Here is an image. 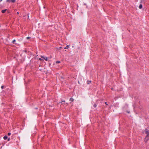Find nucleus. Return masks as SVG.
Wrapping results in <instances>:
<instances>
[{"instance_id":"17","label":"nucleus","mask_w":149,"mask_h":149,"mask_svg":"<svg viewBox=\"0 0 149 149\" xmlns=\"http://www.w3.org/2000/svg\"><path fill=\"white\" fill-rule=\"evenodd\" d=\"M65 102V101L64 100H63V101H62L61 102Z\"/></svg>"},{"instance_id":"13","label":"nucleus","mask_w":149,"mask_h":149,"mask_svg":"<svg viewBox=\"0 0 149 149\" xmlns=\"http://www.w3.org/2000/svg\"><path fill=\"white\" fill-rule=\"evenodd\" d=\"M8 136H10V135H11V133H10V132L8 133Z\"/></svg>"},{"instance_id":"9","label":"nucleus","mask_w":149,"mask_h":149,"mask_svg":"<svg viewBox=\"0 0 149 149\" xmlns=\"http://www.w3.org/2000/svg\"><path fill=\"white\" fill-rule=\"evenodd\" d=\"M11 1L12 3H14L15 1V0H11Z\"/></svg>"},{"instance_id":"14","label":"nucleus","mask_w":149,"mask_h":149,"mask_svg":"<svg viewBox=\"0 0 149 149\" xmlns=\"http://www.w3.org/2000/svg\"><path fill=\"white\" fill-rule=\"evenodd\" d=\"M39 60H40V61H41V60H44V59H41V58H39Z\"/></svg>"},{"instance_id":"16","label":"nucleus","mask_w":149,"mask_h":149,"mask_svg":"<svg viewBox=\"0 0 149 149\" xmlns=\"http://www.w3.org/2000/svg\"><path fill=\"white\" fill-rule=\"evenodd\" d=\"M3 86H1V88L3 89Z\"/></svg>"},{"instance_id":"8","label":"nucleus","mask_w":149,"mask_h":149,"mask_svg":"<svg viewBox=\"0 0 149 149\" xmlns=\"http://www.w3.org/2000/svg\"><path fill=\"white\" fill-rule=\"evenodd\" d=\"M91 82V81H87V84H90Z\"/></svg>"},{"instance_id":"5","label":"nucleus","mask_w":149,"mask_h":149,"mask_svg":"<svg viewBox=\"0 0 149 149\" xmlns=\"http://www.w3.org/2000/svg\"><path fill=\"white\" fill-rule=\"evenodd\" d=\"M142 8V5L141 4H140L139 6V8L140 9H141V8Z\"/></svg>"},{"instance_id":"19","label":"nucleus","mask_w":149,"mask_h":149,"mask_svg":"<svg viewBox=\"0 0 149 149\" xmlns=\"http://www.w3.org/2000/svg\"><path fill=\"white\" fill-rule=\"evenodd\" d=\"M10 138H9V139H8V141H10Z\"/></svg>"},{"instance_id":"15","label":"nucleus","mask_w":149,"mask_h":149,"mask_svg":"<svg viewBox=\"0 0 149 149\" xmlns=\"http://www.w3.org/2000/svg\"><path fill=\"white\" fill-rule=\"evenodd\" d=\"M26 38H27V39H30V37H27Z\"/></svg>"},{"instance_id":"6","label":"nucleus","mask_w":149,"mask_h":149,"mask_svg":"<svg viewBox=\"0 0 149 149\" xmlns=\"http://www.w3.org/2000/svg\"><path fill=\"white\" fill-rule=\"evenodd\" d=\"M70 101L73 102L74 101V99L72 98H71L70 99Z\"/></svg>"},{"instance_id":"3","label":"nucleus","mask_w":149,"mask_h":149,"mask_svg":"<svg viewBox=\"0 0 149 149\" xmlns=\"http://www.w3.org/2000/svg\"><path fill=\"white\" fill-rule=\"evenodd\" d=\"M6 10H7L6 9L2 10L1 11V12L2 13H3L6 11Z\"/></svg>"},{"instance_id":"2","label":"nucleus","mask_w":149,"mask_h":149,"mask_svg":"<svg viewBox=\"0 0 149 149\" xmlns=\"http://www.w3.org/2000/svg\"><path fill=\"white\" fill-rule=\"evenodd\" d=\"M41 57L42 58H43V59H45V60L46 61H47L48 58L47 57H44V56H41Z\"/></svg>"},{"instance_id":"1","label":"nucleus","mask_w":149,"mask_h":149,"mask_svg":"<svg viewBox=\"0 0 149 149\" xmlns=\"http://www.w3.org/2000/svg\"><path fill=\"white\" fill-rule=\"evenodd\" d=\"M143 133H145L146 134V136L144 139V141L146 142L149 140V130L146 129L143 131Z\"/></svg>"},{"instance_id":"21","label":"nucleus","mask_w":149,"mask_h":149,"mask_svg":"<svg viewBox=\"0 0 149 149\" xmlns=\"http://www.w3.org/2000/svg\"><path fill=\"white\" fill-rule=\"evenodd\" d=\"M143 0H141V2L142 1H143Z\"/></svg>"},{"instance_id":"12","label":"nucleus","mask_w":149,"mask_h":149,"mask_svg":"<svg viewBox=\"0 0 149 149\" xmlns=\"http://www.w3.org/2000/svg\"><path fill=\"white\" fill-rule=\"evenodd\" d=\"M15 40H14L12 42V43H15Z\"/></svg>"},{"instance_id":"22","label":"nucleus","mask_w":149,"mask_h":149,"mask_svg":"<svg viewBox=\"0 0 149 149\" xmlns=\"http://www.w3.org/2000/svg\"><path fill=\"white\" fill-rule=\"evenodd\" d=\"M17 13L18 14H19V13H18V12H17Z\"/></svg>"},{"instance_id":"11","label":"nucleus","mask_w":149,"mask_h":149,"mask_svg":"<svg viewBox=\"0 0 149 149\" xmlns=\"http://www.w3.org/2000/svg\"><path fill=\"white\" fill-rule=\"evenodd\" d=\"M97 107V105L96 104H94V105H93V107L95 108L96 107Z\"/></svg>"},{"instance_id":"10","label":"nucleus","mask_w":149,"mask_h":149,"mask_svg":"<svg viewBox=\"0 0 149 149\" xmlns=\"http://www.w3.org/2000/svg\"><path fill=\"white\" fill-rule=\"evenodd\" d=\"M60 63V61H56V63Z\"/></svg>"},{"instance_id":"4","label":"nucleus","mask_w":149,"mask_h":149,"mask_svg":"<svg viewBox=\"0 0 149 149\" xmlns=\"http://www.w3.org/2000/svg\"><path fill=\"white\" fill-rule=\"evenodd\" d=\"M7 138L8 136H5L3 137V139L4 140H6V139H7Z\"/></svg>"},{"instance_id":"18","label":"nucleus","mask_w":149,"mask_h":149,"mask_svg":"<svg viewBox=\"0 0 149 149\" xmlns=\"http://www.w3.org/2000/svg\"><path fill=\"white\" fill-rule=\"evenodd\" d=\"M9 1V0H6V1H7V2H8V1Z\"/></svg>"},{"instance_id":"20","label":"nucleus","mask_w":149,"mask_h":149,"mask_svg":"<svg viewBox=\"0 0 149 149\" xmlns=\"http://www.w3.org/2000/svg\"><path fill=\"white\" fill-rule=\"evenodd\" d=\"M105 104H106L107 105V102H105Z\"/></svg>"},{"instance_id":"7","label":"nucleus","mask_w":149,"mask_h":149,"mask_svg":"<svg viewBox=\"0 0 149 149\" xmlns=\"http://www.w3.org/2000/svg\"><path fill=\"white\" fill-rule=\"evenodd\" d=\"M70 45H67L66 47H65L64 48L65 49H67L68 48L69 46H70Z\"/></svg>"}]
</instances>
